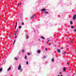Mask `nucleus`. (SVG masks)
Masks as SVG:
<instances>
[{
    "label": "nucleus",
    "mask_w": 76,
    "mask_h": 76,
    "mask_svg": "<svg viewBox=\"0 0 76 76\" xmlns=\"http://www.w3.org/2000/svg\"><path fill=\"white\" fill-rule=\"evenodd\" d=\"M41 38H42V39H45V38H44V37H40Z\"/></svg>",
    "instance_id": "12"
},
{
    "label": "nucleus",
    "mask_w": 76,
    "mask_h": 76,
    "mask_svg": "<svg viewBox=\"0 0 76 76\" xmlns=\"http://www.w3.org/2000/svg\"><path fill=\"white\" fill-rule=\"evenodd\" d=\"M37 53L39 54L41 53V50H37Z\"/></svg>",
    "instance_id": "5"
},
{
    "label": "nucleus",
    "mask_w": 76,
    "mask_h": 76,
    "mask_svg": "<svg viewBox=\"0 0 76 76\" xmlns=\"http://www.w3.org/2000/svg\"><path fill=\"white\" fill-rule=\"evenodd\" d=\"M39 41H41V40L40 39H39Z\"/></svg>",
    "instance_id": "36"
},
{
    "label": "nucleus",
    "mask_w": 76,
    "mask_h": 76,
    "mask_svg": "<svg viewBox=\"0 0 76 76\" xmlns=\"http://www.w3.org/2000/svg\"><path fill=\"white\" fill-rule=\"evenodd\" d=\"M70 25H72V24H73V22H72V21H70Z\"/></svg>",
    "instance_id": "13"
},
{
    "label": "nucleus",
    "mask_w": 76,
    "mask_h": 76,
    "mask_svg": "<svg viewBox=\"0 0 76 76\" xmlns=\"http://www.w3.org/2000/svg\"><path fill=\"white\" fill-rule=\"evenodd\" d=\"M26 64L28 65V61H27L26 62Z\"/></svg>",
    "instance_id": "24"
},
{
    "label": "nucleus",
    "mask_w": 76,
    "mask_h": 76,
    "mask_svg": "<svg viewBox=\"0 0 76 76\" xmlns=\"http://www.w3.org/2000/svg\"><path fill=\"white\" fill-rule=\"evenodd\" d=\"M29 38V35H26V38L27 39H28V38Z\"/></svg>",
    "instance_id": "3"
},
{
    "label": "nucleus",
    "mask_w": 76,
    "mask_h": 76,
    "mask_svg": "<svg viewBox=\"0 0 76 76\" xmlns=\"http://www.w3.org/2000/svg\"><path fill=\"white\" fill-rule=\"evenodd\" d=\"M61 49H63V48H61Z\"/></svg>",
    "instance_id": "41"
},
{
    "label": "nucleus",
    "mask_w": 76,
    "mask_h": 76,
    "mask_svg": "<svg viewBox=\"0 0 76 76\" xmlns=\"http://www.w3.org/2000/svg\"><path fill=\"white\" fill-rule=\"evenodd\" d=\"M18 31L17 30L16 31H15V33H16H16H17V32H18Z\"/></svg>",
    "instance_id": "28"
},
{
    "label": "nucleus",
    "mask_w": 76,
    "mask_h": 76,
    "mask_svg": "<svg viewBox=\"0 0 76 76\" xmlns=\"http://www.w3.org/2000/svg\"><path fill=\"white\" fill-rule=\"evenodd\" d=\"M10 69H11V67H10V66H9V69H8L7 70L8 71H9V70H10Z\"/></svg>",
    "instance_id": "7"
},
{
    "label": "nucleus",
    "mask_w": 76,
    "mask_h": 76,
    "mask_svg": "<svg viewBox=\"0 0 76 76\" xmlns=\"http://www.w3.org/2000/svg\"><path fill=\"white\" fill-rule=\"evenodd\" d=\"M46 57H47V56H44L43 58H45Z\"/></svg>",
    "instance_id": "19"
},
{
    "label": "nucleus",
    "mask_w": 76,
    "mask_h": 76,
    "mask_svg": "<svg viewBox=\"0 0 76 76\" xmlns=\"http://www.w3.org/2000/svg\"><path fill=\"white\" fill-rule=\"evenodd\" d=\"M21 68H22L21 65H20L18 67V70H20Z\"/></svg>",
    "instance_id": "1"
},
{
    "label": "nucleus",
    "mask_w": 76,
    "mask_h": 76,
    "mask_svg": "<svg viewBox=\"0 0 76 76\" xmlns=\"http://www.w3.org/2000/svg\"><path fill=\"white\" fill-rule=\"evenodd\" d=\"M17 25H18V23H16V24H15V26H17Z\"/></svg>",
    "instance_id": "29"
},
{
    "label": "nucleus",
    "mask_w": 76,
    "mask_h": 76,
    "mask_svg": "<svg viewBox=\"0 0 76 76\" xmlns=\"http://www.w3.org/2000/svg\"><path fill=\"white\" fill-rule=\"evenodd\" d=\"M16 33H15V36H16Z\"/></svg>",
    "instance_id": "33"
},
{
    "label": "nucleus",
    "mask_w": 76,
    "mask_h": 76,
    "mask_svg": "<svg viewBox=\"0 0 76 76\" xmlns=\"http://www.w3.org/2000/svg\"><path fill=\"white\" fill-rule=\"evenodd\" d=\"M1 56H0V58H1Z\"/></svg>",
    "instance_id": "45"
},
{
    "label": "nucleus",
    "mask_w": 76,
    "mask_h": 76,
    "mask_svg": "<svg viewBox=\"0 0 76 76\" xmlns=\"http://www.w3.org/2000/svg\"><path fill=\"white\" fill-rule=\"evenodd\" d=\"M2 70H3V69L2 68H0V72H1L2 71Z\"/></svg>",
    "instance_id": "20"
},
{
    "label": "nucleus",
    "mask_w": 76,
    "mask_h": 76,
    "mask_svg": "<svg viewBox=\"0 0 76 76\" xmlns=\"http://www.w3.org/2000/svg\"><path fill=\"white\" fill-rule=\"evenodd\" d=\"M57 51L58 53H60V52H61V51H60V50L59 49H58L57 50Z\"/></svg>",
    "instance_id": "8"
},
{
    "label": "nucleus",
    "mask_w": 76,
    "mask_h": 76,
    "mask_svg": "<svg viewBox=\"0 0 76 76\" xmlns=\"http://www.w3.org/2000/svg\"><path fill=\"white\" fill-rule=\"evenodd\" d=\"M27 59V56L26 55H25V59L26 60Z\"/></svg>",
    "instance_id": "16"
},
{
    "label": "nucleus",
    "mask_w": 76,
    "mask_h": 76,
    "mask_svg": "<svg viewBox=\"0 0 76 76\" xmlns=\"http://www.w3.org/2000/svg\"><path fill=\"white\" fill-rule=\"evenodd\" d=\"M62 54H63L64 55H65V54H66V53H65V52L63 51L62 52Z\"/></svg>",
    "instance_id": "9"
},
{
    "label": "nucleus",
    "mask_w": 76,
    "mask_h": 76,
    "mask_svg": "<svg viewBox=\"0 0 76 76\" xmlns=\"http://www.w3.org/2000/svg\"><path fill=\"white\" fill-rule=\"evenodd\" d=\"M9 37L10 38H11V36H10V33H9Z\"/></svg>",
    "instance_id": "21"
},
{
    "label": "nucleus",
    "mask_w": 76,
    "mask_h": 76,
    "mask_svg": "<svg viewBox=\"0 0 76 76\" xmlns=\"http://www.w3.org/2000/svg\"><path fill=\"white\" fill-rule=\"evenodd\" d=\"M20 71L21 72H22L23 71V69H20Z\"/></svg>",
    "instance_id": "18"
},
{
    "label": "nucleus",
    "mask_w": 76,
    "mask_h": 76,
    "mask_svg": "<svg viewBox=\"0 0 76 76\" xmlns=\"http://www.w3.org/2000/svg\"><path fill=\"white\" fill-rule=\"evenodd\" d=\"M21 24L22 25H24V23H22Z\"/></svg>",
    "instance_id": "27"
},
{
    "label": "nucleus",
    "mask_w": 76,
    "mask_h": 76,
    "mask_svg": "<svg viewBox=\"0 0 76 76\" xmlns=\"http://www.w3.org/2000/svg\"><path fill=\"white\" fill-rule=\"evenodd\" d=\"M46 10V9L45 8H43L41 10V11H42V12H44V11H45Z\"/></svg>",
    "instance_id": "2"
},
{
    "label": "nucleus",
    "mask_w": 76,
    "mask_h": 76,
    "mask_svg": "<svg viewBox=\"0 0 76 76\" xmlns=\"http://www.w3.org/2000/svg\"><path fill=\"white\" fill-rule=\"evenodd\" d=\"M18 22L17 21H16V23H17Z\"/></svg>",
    "instance_id": "43"
},
{
    "label": "nucleus",
    "mask_w": 76,
    "mask_h": 76,
    "mask_svg": "<svg viewBox=\"0 0 76 76\" xmlns=\"http://www.w3.org/2000/svg\"><path fill=\"white\" fill-rule=\"evenodd\" d=\"M20 16L21 18H22V16H21V15H20Z\"/></svg>",
    "instance_id": "40"
},
{
    "label": "nucleus",
    "mask_w": 76,
    "mask_h": 76,
    "mask_svg": "<svg viewBox=\"0 0 76 76\" xmlns=\"http://www.w3.org/2000/svg\"><path fill=\"white\" fill-rule=\"evenodd\" d=\"M58 76H60L59 75H58Z\"/></svg>",
    "instance_id": "46"
},
{
    "label": "nucleus",
    "mask_w": 76,
    "mask_h": 76,
    "mask_svg": "<svg viewBox=\"0 0 76 76\" xmlns=\"http://www.w3.org/2000/svg\"><path fill=\"white\" fill-rule=\"evenodd\" d=\"M67 64H68V65H69V63H67Z\"/></svg>",
    "instance_id": "42"
},
{
    "label": "nucleus",
    "mask_w": 76,
    "mask_h": 76,
    "mask_svg": "<svg viewBox=\"0 0 76 76\" xmlns=\"http://www.w3.org/2000/svg\"><path fill=\"white\" fill-rule=\"evenodd\" d=\"M20 5V4H21V3H20L19 4Z\"/></svg>",
    "instance_id": "44"
},
{
    "label": "nucleus",
    "mask_w": 76,
    "mask_h": 76,
    "mask_svg": "<svg viewBox=\"0 0 76 76\" xmlns=\"http://www.w3.org/2000/svg\"><path fill=\"white\" fill-rule=\"evenodd\" d=\"M15 38H17V36H15Z\"/></svg>",
    "instance_id": "38"
},
{
    "label": "nucleus",
    "mask_w": 76,
    "mask_h": 76,
    "mask_svg": "<svg viewBox=\"0 0 76 76\" xmlns=\"http://www.w3.org/2000/svg\"><path fill=\"white\" fill-rule=\"evenodd\" d=\"M16 27H17V26H15V29H16Z\"/></svg>",
    "instance_id": "34"
},
{
    "label": "nucleus",
    "mask_w": 76,
    "mask_h": 76,
    "mask_svg": "<svg viewBox=\"0 0 76 76\" xmlns=\"http://www.w3.org/2000/svg\"><path fill=\"white\" fill-rule=\"evenodd\" d=\"M50 41V40H48V41L47 42V43H48V42H49V41Z\"/></svg>",
    "instance_id": "31"
},
{
    "label": "nucleus",
    "mask_w": 76,
    "mask_h": 76,
    "mask_svg": "<svg viewBox=\"0 0 76 76\" xmlns=\"http://www.w3.org/2000/svg\"><path fill=\"white\" fill-rule=\"evenodd\" d=\"M34 17H35V15H33L31 18V19H32V18H34Z\"/></svg>",
    "instance_id": "6"
},
{
    "label": "nucleus",
    "mask_w": 76,
    "mask_h": 76,
    "mask_svg": "<svg viewBox=\"0 0 76 76\" xmlns=\"http://www.w3.org/2000/svg\"><path fill=\"white\" fill-rule=\"evenodd\" d=\"M74 31H75V32H76V29L74 30Z\"/></svg>",
    "instance_id": "35"
},
{
    "label": "nucleus",
    "mask_w": 76,
    "mask_h": 76,
    "mask_svg": "<svg viewBox=\"0 0 76 76\" xmlns=\"http://www.w3.org/2000/svg\"><path fill=\"white\" fill-rule=\"evenodd\" d=\"M54 46H55V47H56V45H54Z\"/></svg>",
    "instance_id": "39"
},
{
    "label": "nucleus",
    "mask_w": 76,
    "mask_h": 76,
    "mask_svg": "<svg viewBox=\"0 0 76 76\" xmlns=\"http://www.w3.org/2000/svg\"><path fill=\"white\" fill-rule=\"evenodd\" d=\"M61 72L60 73V74H61Z\"/></svg>",
    "instance_id": "47"
},
{
    "label": "nucleus",
    "mask_w": 76,
    "mask_h": 76,
    "mask_svg": "<svg viewBox=\"0 0 76 76\" xmlns=\"http://www.w3.org/2000/svg\"><path fill=\"white\" fill-rule=\"evenodd\" d=\"M44 13H45V14H47V13H49V12H48L47 11H44Z\"/></svg>",
    "instance_id": "11"
},
{
    "label": "nucleus",
    "mask_w": 76,
    "mask_h": 76,
    "mask_svg": "<svg viewBox=\"0 0 76 76\" xmlns=\"http://www.w3.org/2000/svg\"><path fill=\"white\" fill-rule=\"evenodd\" d=\"M52 62H54V58H53L52 59Z\"/></svg>",
    "instance_id": "23"
},
{
    "label": "nucleus",
    "mask_w": 76,
    "mask_h": 76,
    "mask_svg": "<svg viewBox=\"0 0 76 76\" xmlns=\"http://www.w3.org/2000/svg\"><path fill=\"white\" fill-rule=\"evenodd\" d=\"M19 29H20V28H21V26H20L19 27Z\"/></svg>",
    "instance_id": "26"
},
{
    "label": "nucleus",
    "mask_w": 76,
    "mask_h": 76,
    "mask_svg": "<svg viewBox=\"0 0 76 76\" xmlns=\"http://www.w3.org/2000/svg\"><path fill=\"white\" fill-rule=\"evenodd\" d=\"M52 43H53V42H52V43H51L50 44H49L48 45H51V44H52Z\"/></svg>",
    "instance_id": "32"
},
{
    "label": "nucleus",
    "mask_w": 76,
    "mask_h": 76,
    "mask_svg": "<svg viewBox=\"0 0 76 76\" xmlns=\"http://www.w3.org/2000/svg\"><path fill=\"white\" fill-rule=\"evenodd\" d=\"M61 76H63L62 75H61Z\"/></svg>",
    "instance_id": "48"
},
{
    "label": "nucleus",
    "mask_w": 76,
    "mask_h": 76,
    "mask_svg": "<svg viewBox=\"0 0 76 76\" xmlns=\"http://www.w3.org/2000/svg\"><path fill=\"white\" fill-rule=\"evenodd\" d=\"M14 59H15V60H18V58H17V57H15V58H14Z\"/></svg>",
    "instance_id": "17"
},
{
    "label": "nucleus",
    "mask_w": 76,
    "mask_h": 76,
    "mask_svg": "<svg viewBox=\"0 0 76 76\" xmlns=\"http://www.w3.org/2000/svg\"><path fill=\"white\" fill-rule=\"evenodd\" d=\"M25 52V51L23 50H22V53H24Z\"/></svg>",
    "instance_id": "14"
},
{
    "label": "nucleus",
    "mask_w": 76,
    "mask_h": 76,
    "mask_svg": "<svg viewBox=\"0 0 76 76\" xmlns=\"http://www.w3.org/2000/svg\"><path fill=\"white\" fill-rule=\"evenodd\" d=\"M11 76H12V75H11Z\"/></svg>",
    "instance_id": "49"
},
{
    "label": "nucleus",
    "mask_w": 76,
    "mask_h": 76,
    "mask_svg": "<svg viewBox=\"0 0 76 76\" xmlns=\"http://www.w3.org/2000/svg\"><path fill=\"white\" fill-rule=\"evenodd\" d=\"M63 70L64 72H65V71H66V68L64 67L63 68Z\"/></svg>",
    "instance_id": "10"
},
{
    "label": "nucleus",
    "mask_w": 76,
    "mask_h": 76,
    "mask_svg": "<svg viewBox=\"0 0 76 76\" xmlns=\"http://www.w3.org/2000/svg\"><path fill=\"white\" fill-rule=\"evenodd\" d=\"M27 55L28 56H30L31 55V53H29V52L27 53Z\"/></svg>",
    "instance_id": "15"
},
{
    "label": "nucleus",
    "mask_w": 76,
    "mask_h": 76,
    "mask_svg": "<svg viewBox=\"0 0 76 76\" xmlns=\"http://www.w3.org/2000/svg\"><path fill=\"white\" fill-rule=\"evenodd\" d=\"M15 41H16V40H14V42L13 43V45H14V44H15Z\"/></svg>",
    "instance_id": "25"
},
{
    "label": "nucleus",
    "mask_w": 76,
    "mask_h": 76,
    "mask_svg": "<svg viewBox=\"0 0 76 76\" xmlns=\"http://www.w3.org/2000/svg\"><path fill=\"white\" fill-rule=\"evenodd\" d=\"M17 4H18V5H19V4L18 3Z\"/></svg>",
    "instance_id": "37"
},
{
    "label": "nucleus",
    "mask_w": 76,
    "mask_h": 76,
    "mask_svg": "<svg viewBox=\"0 0 76 76\" xmlns=\"http://www.w3.org/2000/svg\"><path fill=\"white\" fill-rule=\"evenodd\" d=\"M45 50L46 51H48V49L47 48H45Z\"/></svg>",
    "instance_id": "30"
},
{
    "label": "nucleus",
    "mask_w": 76,
    "mask_h": 76,
    "mask_svg": "<svg viewBox=\"0 0 76 76\" xmlns=\"http://www.w3.org/2000/svg\"><path fill=\"white\" fill-rule=\"evenodd\" d=\"M71 28H72V29H73V28H74V26H71Z\"/></svg>",
    "instance_id": "22"
},
{
    "label": "nucleus",
    "mask_w": 76,
    "mask_h": 76,
    "mask_svg": "<svg viewBox=\"0 0 76 76\" xmlns=\"http://www.w3.org/2000/svg\"><path fill=\"white\" fill-rule=\"evenodd\" d=\"M76 15H74V16L73 17V20H75V19H76Z\"/></svg>",
    "instance_id": "4"
}]
</instances>
